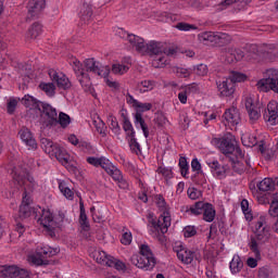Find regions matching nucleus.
I'll return each instance as SVG.
<instances>
[{
  "mask_svg": "<svg viewBox=\"0 0 278 278\" xmlns=\"http://www.w3.org/2000/svg\"><path fill=\"white\" fill-rule=\"evenodd\" d=\"M115 34L118 36V38L126 40L129 42V45H131V47H135L136 51L139 53H147L150 55V58H152V66L154 68H164V66L168 64V54L164 52L162 43L150 41L146 45L142 37L128 33L124 28H117Z\"/></svg>",
  "mask_w": 278,
  "mask_h": 278,
  "instance_id": "1",
  "label": "nucleus"
},
{
  "mask_svg": "<svg viewBox=\"0 0 278 278\" xmlns=\"http://www.w3.org/2000/svg\"><path fill=\"white\" fill-rule=\"evenodd\" d=\"M212 142L225 155V162L231 164L235 173L242 175L247 168L251 167V163L244 156L242 149L238 147L236 137L231 132H227L222 138H215Z\"/></svg>",
  "mask_w": 278,
  "mask_h": 278,
  "instance_id": "2",
  "label": "nucleus"
},
{
  "mask_svg": "<svg viewBox=\"0 0 278 278\" xmlns=\"http://www.w3.org/2000/svg\"><path fill=\"white\" fill-rule=\"evenodd\" d=\"M68 63L85 92H92V81H90L88 73H93V75L104 79L110 75V66H103L100 62L94 61V59H87L81 64L77 58H72Z\"/></svg>",
  "mask_w": 278,
  "mask_h": 278,
  "instance_id": "3",
  "label": "nucleus"
},
{
  "mask_svg": "<svg viewBox=\"0 0 278 278\" xmlns=\"http://www.w3.org/2000/svg\"><path fill=\"white\" fill-rule=\"evenodd\" d=\"M154 201L162 214L159 218H154L151 215L149 216V233L152 238H156L160 242H164V233H166L168 227H170V206L166 203V199H164V195L162 194H156Z\"/></svg>",
  "mask_w": 278,
  "mask_h": 278,
  "instance_id": "4",
  "label": "nucleus"
},
{
  "mask_svg": "<svg viewBox=\"0 0 278 278\" xmlns=\"http://www.w3.org/2000/svg\"><path fill=\"white\" fill-rule=\"evenodd\" d=\"M268 238H270V227L266 224V215H260L255 223V238H252L249 243L250 251L254 253V257L247 260L249 268H257V262L262 260L260 244L268 242Z\"/></svg>",
  "mask_w": 278,
  "mask_h": 278,
  "instance_id": "5",
  "label": "nucleus"
},
{
  "mask_svg": "<svg viewBox=\"0 0 278 278\" xmlns=\"http://www.w3.org/2000/svg\"><path fill=\"white\" fill-rule=\"evenodd\" d=\"M34 214L37 223L39 225H42L43 229L50 233V236H53L55 233V229L58 227V224L55 219H53V213L49 210H45L40 206H37L35 208H31L29 204H21L20 205V216L22 218H29Z\"/></svg>",
  "mask_w": 278,
  "mask_h": 278,
  "instance_id": "6",
  "label": "nucleus"
},
{
  "mask_svg": "<svg viewBox=\"0 0 278 278\" xmlns=\"http://www.w3.org/2000/svg\"><path fill=\"white\" fill-rule=\"evenodd\" d=\"M9 173L12 177L13 188H23V186H28V188H34L36 186V181L29 175L27 167L23 162L12 161L9 164Z\"/></svg>",
  "mask_w": 278,
  "mask_h": 278,
  "instance_id": "7",
  "label": "nucleus"
},
{
  "mask_svg": "<svg viewBox=\"0 0 278 278\" xmlns=\"http://www.w3.org/2000/svg\"><path fill=\"white\" fill-rule=\"evenodd\" d=\"M140 255H135L131 257V264L140 268L141 270H151L155 268V255H153V251L149 244L139 245Z\"/></svg>",
  "mask_w": 278,
  "mask_h": 278,
  "instance_id": "8",
  "label": "nucleus"
},
{
  "mask_svg": "<svg viewBox=\"0 0 278 278\" xmlns=\"http://www.w3.org/2000/svg\"><path fill=\"white\" fill-rule=\"evenodd\" d=\"M41 149L51 157H55V160H58V162H60V164H62L63 166H66L68 164V160L71 159V156L68 155L66 150H64V148H61L58 143H54L50 139H41Z\"/></svg>",
  "mask_w": 278,
  "mask_h": 278,
  "instance_id": "9",
  "label": "nucleus"
},
{
  "mask_svg": "<svg viewBox=\"0 0 278 278\" xmlns=\"http://www.w3.org/2000/svg\"><path fill=\"white\" fill-rule=\"evenodd\" d=\"M187 214L190 216H201L205 223H214V218H216V208L212 203L199 201L187 208Z\"/></svg>",
  "mask_w": 278,
  "mask_h": 278,
  "instance_id": "10",
  "label": "nucleus"
},
{
  "mask_svg": "<svg viewBox=\"0 0 278 278\" xmlns=\"http://www.w3.org/2000/svg\"><path fill=\"white\" fill-rule=\"evenodd\" d=\"M58 254V250L49 247H37L36 252L27 256V262L30 266H47L49 264V257Z\"/></svg>",
  "mask_w": 278,
  "mask_h": 278,
  "instance_id": "11",
  "label": "nucleus"
},
{
  "mask_svg": "<svg viewBox=\"0 0 278 278\" xmlns=\"http://www.w3.org/2000/svg\"><path fill=\"white\" fill-rule=\"evenodd\" d=\"M265 77L256 83L260 92H275L278 94V70L269 68L265 72Z\"/></svg>",
  "mask_w": 278,
  "mask_h": 278,
  "instance_id": "12",
  "label": "nucleus"
},
{
  "mask_svg": "<svg viewBox=\"0 0 278 278\" xmlns=\"http://www.w3.org/2000/svg\"><path fill=\"white\" fill-rule=\"evenodd\" d=\"M86 162L90 166H93V168H102L110 177H113L121 170L106 156H87Z\"/></svg>",
  "mask_w": 278,
  "mask_h": 278,
  "instance_id": "13",
  "label": "nucleus"
},
{
  "mask_svg": "<svg viewBox=\"0 0 278 278\" xmlns=\"http://www.w3.org/2000/svg\"><path fill=\"white\" fill-rule=\"evenodd\" d=\"M39 122L45 127H58V110L49 103H41Z\"/></svg>",
  "mask_w": 278,
  "mask_h": 278,
  "instance_id": "14",
  "label": "nucleus"
},
{
  "mask_svg": "<svg viewBox=\"0 0 278 278\" xmlns=\"http://www.w3.org/2000/svg\"><path fill=\"white\" fill-rule=\"evenodd\" d=\"M206 166H208L211 174L215 179H225L231 174V163L230 165L225 162H219L215 159H207Z\"/></svg>",
  "mask_w": 278,
  "mask_h": 278,
  "instance_id": "15",
  "label": "nucleus"
},
{
  "mask_svg": "<svg viewBox=\"0 0 278 278\" xmlns=\"http://www.w3.org/2000/svg\"><path fill=\"white\" fill-rule=\"evenodd\" d=\"M198 39L203 45H225L231 37L225 33L203 31L198 35Z\"/></svg>",
  "mask_w": 278,
  "mask_h": 278,
  "instance_id": "16",
  "label": "nucleus"
},
{
  "mask_svg": "<svg viewBox=\"0 0 278 278\" xmlns=\"http://www.w3.org/2000/svg\"><path fill=\"white\" fill-rule=\"evenodd\" d=\"M174 253H176L179 262L187 265L192 264V262H194V257H197V252L186 248L181 242L175 243Z\"/></svg>",
  "mask_w": 278,
  "mask_h": 278,
  "instance_id": "17",
  "label": "nucleus"
},
{
  "mask_svg": "<svg viewBox=\"0 0 278 278\" xmlns=\"http://www.w3.org/2000/svg\"><path fill=\"white\" fill-rule=\"evenodd\" d=\"M243 101L250 122L255 123L256 121H260V117L262 116L260 103H257V101H255L251 96L245 97Z\"/></svg>",
  "mask_w": 278,
  "mask_h": 278,
  "instance_id": "18",
  "label": "nucleus"
},
{
  "mask_svg": "<svg viewBox=\"0 0 278 278\" xmlns=\"http://www.w3.org/2000/svg\"><path fill=\"white\" fill-rule=\"evenodd\" d=\"M0 277L27 278V277H29V270H27L25 268H21L16 265H1L0 266Z\"/></svg>",
  "mask_w": 278,
  "mask_h": 278,
  "instance_id": "19",
  "label": "nucleus"
},
{
  "mask_svg": "<svg viewBox=\"0 0 278 278\" xmlns=\"http://www.w3.org/2000/svg\"><path fill=\"white\" fill-rule=\"evenodd\" d=\"M48 75H49L50 79L54 84H56V86H58V88H60V90H68L73 86V84H71V80L66 77V74H64L60 71L49 70Z\"/></svg>",
  "mask_w": 278,
  "mask_h": 278,
  "instance_id": "20",
  "label": "nucleus"
},
{
  "mask_svg": "<svg viewBox=\"0 0 278 278\" xmlns=\"http://www.w3.org/2000/svg\"><path fill=\"white\" fill-rule=\"evenodd\" d=\"M224 125L229 129H236V126L240 124V111L237 108L227 109L223 115Z\"/></svg>",
  "mask_w": 278,
  "mask_h": 278,
  "instance_id": "21",
  "label": "nucleus"
},
{
  "mask_svg": "<svg viewBox=\"0 0 278 278\" xmlns=\"http://www.w3.org/2000/svg\"><path fill=\"white\" fill-rule=\"evenodd\" d=\"M18 136L28 151H36V149H38V142H36V138L29 128L22 127L18 131Z\"/></svg>",
  "mask_w": 278,
  "mask_h": 278,
  "instance_id": "22",
  "label": "nucleus"
},
{
  "mask_svg": "<svg viewBox=\"0 0 278 278\" xmlns=\"http://www.w3.org/2000/svg\"><path fill=\"white\" fill-rule=\"evenodd\" d=\"M216 86L220 97H231L236 92V85L229 78L217 79Z\"/></svg>",
  "mask_w": 278,
  "mask_h": 278,
  "instance_id": "23",
  "label": "nucleus"
},
{
  "mask_svg": "<svg viewBox=\"0 0 278 278\" xmlns=\"http://www.w3.org/2000/svg\"><path fill=\"white\" fill-rule=\"evenodd\" d=\"M126 103H128V105H131V108L136 110V114H142L144 112H149L153 108L152 103H149V102L142 103L136 100V98H134V96H131L130 93L126 94Z\"/></svg>",
  "mask_w": 278,
  "mask_h": 278,
  "instance_id": "24",
  "label": "nucleus"
},
{
  "mask_svg": "<svg viewBox=\"0 0 278 278\" xmlns=\"http://www.w3.org/2000/svg\"><path fill=\"white\" fill-rule=\"evenodd\" d=\"M264 121L269 123V125H277L278 124V103L277 101H270L267 104V109L264 113Z\"/></svg>",
  "mask_w": 278,
  "mask_h": 278,
  "instance_id": "25",
  "label": "nucleus"
},
{
  "mask_svg": "<svg viewBox=\"0 0 278 278\" xmlns=\"http://www.w3.org/2000/svg\"><path fill=\"white\" fill-rule=\"evenodd\" d=\"M79 218L78 223L80 225L81 233L85 236V238H90V222H88V215H86V207L84 206V201H79Z\"/></svg>",
  "mask_w": 278,
  "mask_h": 278,
  "instance_id": "26",
  "label": "nucleus"
},
{
  "mask_svg": "<svg viewBox=\"0 0 278 278\" xmlns=\"http://www.w3.org/2000/svg\"><path fill=\"white\" fill-rule=\"evenodd\" d=\"M46 5L47 0H30L28 2V14L30 16H38Z\"/></svg>",
  "mask_w": 278,
  "mask_h": 278,
  "instance_id": "27",
  "label": "nucleus"
},
{
  "mask_svg": "<svg viewBox=\"0 0 278 278\" xmlns=\"http://www.w3.org/2000/svg\"><path fill=\"white\" fill-rule=\"evenodd\" d=\"M134 123H135L136 129H141L144 138H149V125H147V122L144 121V117H142V114L135 113Z\"/></svg>",
  "mask_w": 278,
  "mask_h": 278,
  "instance_id": "28",
  "label": "nucleus"
},
{
  "mask_svg": "<svg viewBox=\"0 0 278 278\" xmlns=\"http://www.w3.org/2000/svg\"><path fill=\"white\" fill-rule=\"evenodd\" d=\"M42 103L43 102L38 101V99L29 94L24 96V99H22V104L28 108V110H35V112H39Z\"/></svg>",
  "mask_w": 278,
  "mask_h": 278,
  "instance_id": "29",
  "label": "nucleus"
},
{
  "mask_svg": "<svg viewBox=\"0 0 278 278\" xmlns=\"http://www.w3.org/2000/svg\"><path fill=\"white\" fill-rule=\"evenodd\" d=\"M227 58H229L228 62H240L242 58H244V52L241 49L226 48Z\"/></svg>",
  "mask_w": 278,
  "mask_h": 278,
  "instance_id": "30",
  "label": "nucleus"
},
{
  "mask_svg": "<svg viewBox=\"0 0 278 278\" xmlns=\"http://www.w3.org/2000/svg\"><path fill=\"white\" fill-rule=\"evenodd\" d=\"M155 88V80H141L137 84L136 90L139 94L151 92Z\"/></svg>",
  "mask_w": 278,
  "mask_h": 278,
  "instance_id": "31",
  "label": "nucleus"
},
{
  "mask_svg": "<svg viewBox=\"0 0 278 278\" xmlns=\"http://www.w3.org/2000/svg\"><path fill=\"white\" fill-rule=\"evenodd\" d=\"M78 16L83 23H89L90 18H92V7L88 3H84L80 7Z\"/></svg>",
  "mask_w": 278,
  "mask_h": 278,
  "instance_id": "32",
  "label": "nucleus"
},
{
  "mask_svg": "<svg viewBox=\"0 0 278 278\" xmlns=\"http://www.w3.org/2000/svg\"><path fill=\"white\" fill-rule=\"evenodd\" d=\"M229 268L232 275H238V273L244 268V263L242 262V258H240V255L232 256Z\"/></svg>",
  "mask_w": 278,
  "mask_h": 278,
  "instance_id": "33",
  "label": "nucleus"
},
{
  "mask_svg": "<svg viewBox=\"0 0 278 278\" xmlns=\"http://www.w3.org/2000/svg\"><path fill=\"white\" fill-rule=\"evenodd\" d=\"M59 190L67 201H73V199H75V191L68 187L66 181H59Z\"/></svg>",
  "mask_w": 278,
  "mask_h": 278,
  "instance_id": "34",
  "label": "nucleus"
},
{
  "mask_svg": "<svg viewBox=\"0 0 278 278\" xmlns=\"http://www.w3.org/2000/svg\"><path fill=\"white\" fill-rule=\"evenodd\" d=\"M40 34H42V24L36 22L29 27L27 33V38H30L31 40H36V38H38Z\"/></svg>",
  "mask_w": 278,
  "mask_h": 278,
  "instance_id": "35",
  "label": "nucleus"
},
{
  "mask_svg": "<svg viewBox=\"0 0 278 278\" xmlns=\"http://www.w3.org/2000/svg\"><path fill=\"white\" fill-rule=\"evenodd\" d=\"M262 51H263V58H265L266 60H269L270 62H273L275 58H278L277 49H275L274 45L265 46L262 49Z\"/></svg>",
  "mask_w": 278,
  "mask_h": 278,
  "instance_id": "36",
  "label": "nucleus"
},
{
  "mask_svg": "<svg viewBox=\"0 0 278 278\" xmlns=\"http://www.w3.org/2000/svg\"><path fill=\"white\" fill-rule=\"evenodd\" d=\"M112 179L117 182L121 190H127V188H129V182L123 177V172H121V169L112 177Z\"/></svg>",
  "mask_w": 278,
  "mask_h": 278,
  "instance_id": "37",
  "label": "nucleus"
},
{
  "mask_svg": "<svg viewBox=\"0 0 278 278\" xmlns=\"http://www.w3.org/2000/svg\"><path fill=\"white\" fill-rule=\"evenodd\" d=\"M112 261V256L108 255L105 251H98L96 253V262L102 266H109Z\"/></svg>",
  "mask_w": 278,
  "mask_h": 278,
  "instance_id": "38",
  "label": "nucleus"
},
{
  "mask_svg": "<svg viewBox=\"0 0 278 278\" xmlns=\"http://www.w3.org/2000/svg\"><path fill=\"white\" fill-rule=\"evenodd\" d=\"M257 188L261 192H268L275 188V181L273 178H265L257 185Z\"/></svg>",
  "mask_w": 278,
  "mask_h": 278,
  "instance_id": "39",
  "label": "nucleus"
},
{
  "mask_svg": "<svg viewBox=\"0 0 278 278\" xmlns=\"http://www.w3.org/2000/svg\"><path fill=\"white\" fill-rule=\"evenodd\" d=\"M93 125L96 127V130L98 131V134H100V136H102V138H105V136H108V127L105 126V122H103L101 117H97V119L93 121Z\"/></svg>",
  "mask_w": 278,
  "mask_h": 278,
  "instance_id": "40",
  "label": "nucleus"
},
{
  "mask_svg": "<svg viewBox=\"0 0 278 278\" xmlns=\"http://www.w3.org/2000/svg\"><path fill=\"white\" fill-rule=\"evenodd\" d=\"M39 88L47 97H55V85L53 83H40Z\"/></svg>",
  "mask_w": 278,
  "mask_h": 278,
  "instance_id": "41",
  "label": "nucleus"
},
{
  "mask_svg": "<svg viewBox=\"0 0 278 278\" xmlns=\"http://www.w3.org/2000/svg\"><path fill=\"white\" fill-rule=\"evenodd\" d=\"M127 142L131 153L135 155H142V146L138 142V138L130 139Z\"/></svg>",
  "mask_w": 278,
  "mask_h": 278,
  "instance_id": "42",
  "label": "nucleus"
},
{
  "mask_svg": "<svg viewBox=\"0 0 278 278\" xmlns=\"http://www.w3.org/2000/svg\"><path fill=\"white\" fill-rule=\"evenodd\" d=\"M191 170L195 173L192 177L193 181H197V175H202V177H204L203 167L201 166V162H199V159H192Z\"/></svg>",
  "mask_w": 278,
  "mask_h": 278,
  "instance_id": "43",
  "label": "nucleus"
},
{
  "mask_svg": "<svg viewBox=\"0 0 278 278\" xmlns=\"http://www.w3.org/2000/svg\"><path fill=\"white\" fill-rule=\"evenodd\" d=\"M178 166L180 168V174L185 179H188V175L190 173V165L188 164V161L186 157L181 156L179 159Z\"/></svg>",
  "mask_w": 278,
  "mask_h": 278,
  "instance_id": "44",
  "label": "nucleus"
},
{
  "mask_svg": "<svg viewBox=\"0 0 278 278\" xmlns=\"http://www.w3.org/2000/svg\"><path fill=\"white\" fill-rule=\"evenodd\" d=\"M174 73L176 77H179L180 79H186L192 75V67L186 68V67H174Z\"/></svg>",
  "mask_w": 278,
  "mask_h": 278,
  "instance_id": "45",
  "label": "nucleus"
},
{
  "mask_svg": "<svg viewBox=\"0 0 278 278\" xmlns=\"http://www.w3.org/2000/svg\"><path fill=\"white\" fill-rule=\"evenodd\" d=\"M191 71H192V73H194L199 77H205V75H207L210 70L207 68V65L201 63V64H198V65H193L191 67Z\"/></svg>",
  "mask_w": 278,
  "mask_h": 278,
  "instance_id": "46",
  "label": "nucleus"
},
{
  "mask_svg": "<svg viewBox=\"0 0 278 278\" xmlns=\"http://www.w3.org/2000/svg\"><path fill=\"white\" fill-rule=\"evenodd\" d=\"M268 214L269 216H271L273 218H278V202H271L269 205V210H268ZM276 233H278V219L275 224L274 227Z\"/></svg>",
  "mask_w": 278,
  "mask_h": 278,
  "instance_id": "47",
  "label": "nucleus"
},
{
  "mask_svg": "<svg viewBox=\"0 0 278 278\" xmlns=\"http://www.w3.org/2000/svg\"><path fill=\"white\" fill-rule=\"evenodd\" d=\"M58 125H60L63 129H66L71 125V116L64 112L59 113Z\"/></svg>",
  "mask_w": 278,
  "mask_h": 278,
  "instance_id": "48",
  "label": "nucleus"
},
{
  "mask_svg": "<svg viewBox=\"0 0 278 278\" xmlns=\"http://www.w3.org/2000/svg\"><path fill=\"white\" fill-rule=\"evenodd\" d=\"M228 79L232 81L233 86H236V84H240L241 81H247V75L240 72H232Z\"/></svg>",
  "mask_w": 278,
  "mask_h": 278,
  "instance_id": "49",
  "label": "nucleus"
},
{
  "mask_svg": "<svg viewBox=\"0 0 278 278\" xmlns=\"http://www.w3.org/2000/svg\"><path fill=\"white\" fill-rule=\"evenodd\" d=\"M129 71V66L124 65L123 63H115L112 65V73L114 75H125Z\"/></svg>",
  "mask_w": 278,
  "mask_h": 278,
  "instance_id": "50",
  "label": "nucleus"
},
{
  "mask_svg": "<svg viewBox=\"0 0 278 278\" xmlns=\"http://www.w3.org/2000/svg\"><path fill=\"white\" fill-rule=\"evenodd\" d=\"M175 28L178 29V31H194L198 29L197 26L192 24H188L186 22H179L175 25Z\"/></svg>",
  "mask_w": 278,
  "mask_h": 278,
  "instance_id": "51",
  "label": "nucleus"
},
{
  "mask_svg": "<svg viewBox=\"0 0 278 278\" xmlns=\"http://www.w3.org/2000/svg\"><path fill=\"white\" fill-rule=\"evenodd\" d=\"M181 90H184L189 97L190 94H197L199 93V84L191 83L189 85L180 87Z\"/></svg>",
  "mask_w": 278,
  "mask_h": 278,
  "instance_id": "52",
  "label": "nucleus"
},
{
  "mask_svg": "<svg viewBox=\"0 0 278 278\" xmlns=\"http://www.w3.org/2000/svg\"><path fill=\"white\" fill-rule=\"evenodd\" d=\"M18 105V100L16 98H10L7 102V112L8 114H14Z\"/></svg>",
  "mask_w": 278,
  "mask_h": 278,
  "instance_id": "53",
  "label": "nucleus"
},
{
  "mask_svg": "<svg viewBox=\"0 0 278 278\" xmlns=\"http://www.w3.org/2000/svg\"><path fill=\"white\" fill-rule=\"evenodd\" d=\"M110 268H115V270H125L126 266L125 263H123L119 260H116L114 257L111 258L109 265Z\"/></svg>",
  "mask_w": 278,
  "mask_h": 278,
  "instance_id": "54",
  "label": "nucleus"
},
{
  "mask_svg": "<svg viewBox=\"0 0 278 278\" xmlns=\"http://www.w3.org/2000/svg\"><path fill=\"white\" fill-rule=\"evenodd\" d=\"M187 194L192 201H197V199H201V197H203V192L197 188H189Z\"/></svg>",
  "mask_w": 278,
  "mask_h": 278,
  "instance_id": "55",
  "label": "nucleus"
},
{
  "mask_svg": "<svg viewBox=\"0 0 278 278\" xmlns=\"http://www.w3.org/2000/svg\"><path fill=\"white\" fill-rule=\"evenodd\" d=\"M134 240V236L131 235V231L126 230L122 233V238H121V242L125 245V247H129V244H131V241Z\"/></svg>",
  "mask_w": 278,
  "mask_h": 278,
  "instance_id": "56",
  "label": "nucleus"
},
{
  "mask_svg": "<svg viewBox=\"0 0 278 278\" xmlns=\"http://www.w3.org/2000/svg\"><path fill=\"white\" fill-rule=\"evenodd\" d=\"M78 149L86 151L89 155H93L94 153V149H92V146L88 141H78Z\"/></svg>",
  "mask_w": 278,
  "mask_h": 278,
  "instance_id": "57",
  "label": "nucleus"
},
{
  "mask_svg": "<svg viewBox=\"0 0 278 278\" xmlns=\"http://www.w3.org/2000/svg\"><path fill=\"white\" fill-rule=\"evenodd\" d=\"M110 129L115 136L121 135V125H118V121L116 119V117H111Z\"/></svg>",
  "mask_w": 278,
  "mask_h": 278,
  "instance_id": "58",
  "label": "nucleus"
},
{
  "mask_svg": "<svg viewBox=\"0 0 278 278\" xmlns=\"http://www.w3.org/2000/svg\"><path fill=\"white\" fill-rule=\"evenodd\" d=\"M185 238H194L197 236L195 226H186L182 230Z\"/></svg>",
  "mask_w": 278,
  "mask_h": 278,
  "instance_id": "59",
  "label": "nucleus"
},
{
  "mask_svg": "<svg viewBox=\"0 0 278 278\" xmlns=\"http://www.w3.org/2000/svg\"><path fill=\"white\" fill-rule=\"evenodd\" d=\"M244 147H255L257 144V138L255 137H244L241 139Z\"/></svg>",
  "mask_w": 278,
  "mask_h": 278,
  "instance_id": "60",
  "label": "nucleus"
},
{
  "mask_svg": "<svg viewBox=\"0 0 278 278\" xmlns=\"http://www.w3.org/2000/svg\"><path fill=\"white\" fill-rule=\"evenodd\" d=\"M156 173H159V175H163V177H166L167 179L173 177V170L168 167H159Z\"/></svg>",
  "mask_w": 278,
  "mask_h": 278,
  "instance_id": "61",
  "label": "nucleus"
},
{
  "mask_svg": "<svg viewBox=\"0 0 278 278\" xmlns=\"http://www.w3.org/2000/svg\"><path fill=\"white\" fill-rule=\"evenodd\" d=\"M188 97L189 96L186 93V91L180 87V91L178 93V101H180L182 105H186L188 103Z\"/></svg>",
  "mask_w": 278,
  "mask_h": 278,
  "instance_id": "62",
  "label": "nucleus"
},
{
  "mask_svg": "<svg viewBox=\"0 0 278 278\" xmlns=\"http://www.w3.org/2000/svg\"><path fill=\"white\" fill-rule=\"evenodd\" d=\"M202 114L204 116V119H203L204 125H207L210 123V121H216V113L210 114L207 112H204Z\"/></svg>",
  "mask_w": 278,
  "mask_h": 278,
  "instance_id": "63",
  "label": "nucleus"
},
{
  "mask_svg": "<svg viewBox=\"0 0 278 278\" xmlns=\"http://www.w3.org/2000/svg\"><path fill=\"white\" fill-rule=\"evenodd\" d=\"M123 129L124 131H129L130 129H134V125L131 124V121H129V117L123 118Z\"/></svg>",
  "mask_w": 278,
  "mask_h": 278,
  "instance_id": "64",
  "label": "nucleus"
}]
</instances>
